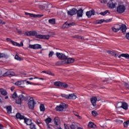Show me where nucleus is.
I'll return each instance as SVG.
<instances>
[{
  "mask_svg": "<svg viewBox=\"0 0 129 129\" xmlns=\"http://www.w3.org/2000/svg\"><path fill=\"white\" fill-rule=\"evenodd\" d=\"M124 86L125 87V88H126L127 89H129V84H128L127 83H125L124 84Z\"/></svg>",
  "mask_w": 129,
  "mask_h": 129,
  "instance_id": "44",
  "label": "nucleus"
},
{
  "mask_svg": "<svg viewBox=\"0 0 129 129\" xmlns=\"http://www.w3.org/2000/svg\"><path fill=\"white\" fill-rule=\"evenodd\" d=\"M33 85H39V84L33 83Z\"/></svg>",
  "mask_w": 129,
  "mask_h": 129,
  "instance_id": "63",
  "label": "nucleus"
},
{
  "mask_svg": "<svg viewBox=\"0 0 129 129\" xmlns=\"http://www.w3.org/2000/svg\"><path fill=\"white\" fill-rule=\"evenodd\" d=\"M44 120L46 124H49V123H50V122L52 121V119L50 117H48L46 118Z\"/></svg>",
  "mask_w": 129,
  "mask_h": 129,
  "instance_id": "29",
  "label": "nucleus"
},
{
  "mask_svg": "<svg viewBox=\"0 0 129 129\" xmlns=\"http://www.w3.org/2000/svg\"><path fill=\"white\" fill-rule=\"evenodd\" d=\"M61 87H63V88H68V84L66 83H61Z\"/></svg>",
  "mask_w": 129,
  "mask_h": 129,
  "instance_id": "32",
  "label": "nucleus"
},
{
  "mask_svg": "<svg viewBox=\"0 0 129 129\" xmlns=\"http://www.w3.org/2000/svg\"><path fill=\"white\" fill-rule=\"evenodd\" d=\"M30 13H28V12H25V15H26V16H28V15H30Z\"/></svg>",
  "mask_w": 129,
  "mask_h": 129,
  "instance_id": "60",
  "label": "nucleus"
},
{
  "mask_svg": "<svg viewBox=\"0 0 129 129\" xmlns=\"http://www.w3.org/2000/svg\"><path fill=\"white\" fill-rule=\"evenodd\" d=\"M61 96L62 97H64V98H66L67 99H68V95L64 94H61Z\"/></svg>",
  "mask_w": 129,
  "mask_h": 129,
  "instance_id": "41",
  "label": "nucleus"
},
{
  "mask_svg": "<svg viewBox=\"0 0 129 129\" xmlns=\"http://www.w3.org/2000/svg\"><path fill=\"white\" fill-rule=\"evenodd\" d=\"M41 73H45V74H47V71H42Z\"/></svg>",
  "mask_w": 129,
  "mask_h": 129,
  "instance_id": "61",
  "label": "nucleus"
},
{
  "mask_svg": "<svg viewBox=\"0 0 129 129\" xmlns=\"http://www.w3.org/2000/svg\"><path fill=\"white\" fill-rule=\"evenodd\" d=\"M12 44L14 45V46H17L18 47V46H20V43H18L14 41H12Z\"/></svg>",
  "mask_w": 129,
  "mask_h": 129,
  "instance_id": "36",
  "label": "nucleus"
},
{
  "mask_svg": "<svg viewBox=\"0 0 129 129\" xmlns=\"http://www.w3.org/2000/svg\"><path fill=\"white\" fill-rule=\"evenodd\" d=\"M99 100H98L95 96H93L91 98V102L93 106H95L96 105V101H99Z\"/></svg>",
  "mask_w": 129,
  "mask_h": 129,
  "instance_id": "16",
  "label": "nucleus"
},
{
  "mask_svg": "<svg viewBox=\"0 0 129 129\" xmlns=\"http://www.w3.org/2000/svg\"><path fill=\"white\" fill-rule=\"evenodd\" d=\"M6 40L7 42H11V43H12V41H13L12 39H11V38H6Z\"/></svg>",
  "mask_w": 129,
  "mask_h": 129,
  "instance_id": "50",
  "label": "nucleus"
},
{
  "mask_svg": "<svg viewBox=\"0 0 129 129\" xmlns=\"http://www.w3.org/2000/svg\"><path fill=\"white\" fill-rule=\"evenodd\" d=\"M116 11L118 14H122L123 13H124V11H125V6L123 5H119L117 7Z\"/></svg>",
  "mask_w": 129,
  "mask_h": 129,
  "instance_id": "6",
  "label": "nucleus"
},
{
  "mask_svg": "<svg viewBox=\"0 0 129 129\" xmlns=\"http://www.w3.org/2000/svg\"><path fill=\"white\" fill-rule=\"evenodd\" d=\"M23 46H24V43L21 42V43L19 44V46H18V47H22Z\"/></svg>",
  "mask_w": 129,
  "mask_h": 129,
  "instance_id": "52",
  "label": "nucleus"
},
{
  "mask_svg": "<svg viewBox=\"0 0 129 129\" xmlns=\"http://www.w3.org/2000/svg\"><path fill=\"white\" fill-rule=\"evenodd\" d=\"M111 19H110L109 20H104L103 19H101L100 20L97 21V24H102L103 22H106V23H109V22H111Z\"/></svg>",
  "mask_w": 129,
  "mask_h": 129,
  "instance_id": "21",
  "label": "nucleus"
},
{
  "mask_svg": "<svg viewBox=\"0 0 129 129\" xmlns=\"http://www.w3.org/2000/svg\"><path fill=\"white\" fill-rule=\"evenodd\" d=\"M37 16H38V17H39L41 18V17H43V15H37Z\"/></svg>",
  "mask_w": 129,
  "mask_h": 129,
  "instance_id": "59",
  "label": "nucleus"
},
{
  "mask_svg": "<svg viewBox=\"0 0 129 129\" xmlns=\"http://www.w3.org/2000/svg\"><path fill=\"white\" fill-rule=\"evenodd\" d=\"M39 108H40V111H42V112L45 111V105H44V104H40Z\"/></svg>",
  "mask_w": 129,
  "mask_h": 129,
  "instance_id": "30",
  "label": "nucleus"
},
{
  "mask_svg": "<svg viewBox=\"0 0 129 129\" xmlns=\"http://www.w3.org/2000/svg\"><path fill=\"white\" fill-rule=\"evenodd\" d=\"M75 61V59L73 58H68L64 61H59L57 63L58 64H71V63H74Z\"/></svg>",
  "mask_w": 129,
  "mask_h": 129,
  "instance_id": "4",
  "label": "nucleus"
},
{
  "mask_svg": "<svg viewBox=\"0 0 129 129\" xmlns=\"http://www.w3.org/2000/svg\"><path fill=\"white\" fill-rule=\"evenodd\" d=\"M4 128V126L2 124L0 123V129H3Z\"/></svg>",
  "mask_w": 129,
  "mask_h": 129,
  "instance_id": "56",
  "label": "nucleus"
},
{
  "mask_svg": "<svg viewBox=\"0 0 129 129\" xmlns=\"http://www.w3.org/2000/svg\"><path fill=\"white\" fill-rule=\"evenodd\" d=\"M76 115L79 118V119H81V118H82V117H81V116H79L78 114H76Z\"/></svg>",
  "mask_w": 129,
  "mask_h": 129,
  "instance_id": "54",
  "label": "nucleus"
},
{
  "mask_svg": "<svg viewBox=\"0 0 129 129\" xmlns=\"http://www.w3.org/2000/svg\"><path fill=\"white\" fill-rule=\"evenodd\" d=\"M54 126H58L61 125V121L60 120V118L58 117H56L54 119Z\"/></svg>",
  "mask_w": 129,
  "mask_h": 129,
  "instance_id": "14",
  "label": "nucleus"
},
{
  "mask_svg": "<svg viewBox=\"0 0 129 129\" xmlns=\"http://www.w3.org/2000/svg\"><path fill=\"white\" fill-rule=\"evenodd\" d=\"M26 81H19L16 82L15 84L16 85V86H19V87H25V82Z\"/></svg>",
  "mask_w": 129,
  "mask_h": 129,
  "instance_id": "11",
  "label": "nucleus"
},
{
  "mask_svg": "<svg viewBox=\"0 0 129 129\" xmlns=\"http://www.w3.org/2000/svg\"><path fill=\"white\" fill-rule=\"evenodd\" d=\"M18 97V95L17 94V93L15 92L12 95V98H17Z\"/></svg>",
  "mask_w": 129,
  "mask_h": 129,
  "instance_id": "42",
  "label": "nucleus"
},
{
  "mask_svg": "<svg viewBox=\"0 0 129 129\" xmlns=\"http://www.w3.org/2000/svg\"><path fill=\"white\" fill-rule=\"evenodd\" d=\"M29 48L30 49H33L34 50H38L39 49H42V46L39 44H29Z\"/></svg>",
  "mask_w": 129,
  "mask_h": 129,
  "instance_id": "7",
  "label": "nucleus"
},
{
  "mask_svg": "<svg viewBox=\"0 0 129 129\" xmlns=\"http://www.w3.org/2000/svg\"><path fill=\"white\" fill-rule=\"evenodd\" d=\"M17 76L16 74H15V72L12 71H9L5 73L4 74L3 76L4 77H6V76Z\"/></svg>",
  "mask_w": 129,
  "mask_h": 129,
  "instance_id": "12",
  "label": "nucleus"
},
{
  "mask_svg": "<svg viewBox=\"0 0 129 129\" xmlns=\"http://www.w3.org/2000/svg\"><path fill=\"white\" fill-rule=\"evenodd\" d=\"M120 30H121L122 33H124L126 31V26L124 24H122L120 26Z\"/></svg>",
  "mask_w": 129,
  "mask_h": 129,
  "instance_id": "22",
  "label": "nucleus"
},
{
  "mask_svg": "<svg viewBox=\"0 0 129 129\" xmlns=\"http://www.w3.org/2000/svg\"><path fill=\"white\" fill-rule=\"evenodd\" d=\"M7 111L9 114L12 113V106H8L6 108Z\"/></svg>",
  "mask_w": 129,
  "mask_h": 129,
  "instance_id": "28",
  "label": "nucleus"
},
{
  "mask_svg": "<svg viewBox=\"0 0 129 129\" xmlns=\"http://www.w3.org/2000/svg\"><path fill=\"white\" fill-rule=\"evenodd\" d=\"M49 23L50 24H52V25H54L55 24V19H50L48 20Z\"/></svg>",
  "mask_w": 129,
  "mask_h": 129,
  "instance_id": "35",
  "label": "nucleus"
},
{
  "mask_svg": "<svg viewBox=\"0 0 129 129\" xmlns=\"http://www.w3.org/2000/svg\"><path fill=\"white\" fill-rule=\"evenodd\" d=\"M37 122L38 124H41V121L39 119L37 120Z\"/></svg>",
  "mask_w": 129,
  "mask_h": 129,
  "instance_id": "53",
  "label": "nucleus"
},
{
  "mask_svg": "<svg viewBox=\"0 0 129 129\" xmlns=\"http://www.w3.org/2000/svg\"><path fill=\"white\" fill-rule=\"evenodd\" d=\"M86 15L88 18H91V16H94L95 15V11L94 10L88 11L86 12Z\"/></svg>",
  "mask_w": 129,
  "mask_h": 129,
  "instance_id": "17",
  "label": "nucleus"
},
{
  "mask_svg": "<svg viewBox=\"0 0 129 129\" xmlns=\"http://www.w3.org/2000/svg\"><path fill=\"white\" fill-rule=\"evenodd\" d=\"M121 57H124L129 60V54L127 53H122L118 56V58H120Z\"/></svg>",
  "mask_w": 129,
  "mask_h": 129,
  "instance_id": "24",
  "label": "nucleus"
},
{
  "mask_svg": "<svg viewBox=\"0 0 129 129\" xmlns=\"http://www.w3.org/2000/svg\"><path fill=\"white\" fill-rule=\"evenodd\" d=\"M54 128L55 129H62L61 125L59 126H54Z\"/></svg>",
  "mask_w": 129,
  "mask_h": 129,
  "instance_id": "45",
  "label": "nucleus"
},
{
  "mask_svg": "<svg viewBox=\"0 0 129 129\" xmlns=\"http://www.w3.org/2000/svg\"><path fill=\"white\" fill-rule=\"evenodd\" d=\"M92 115H93L94 116H97V115L98 114L97 113V112H96V111H94V110L92 112Z\"/></svg>",
  "mask_w": 129,
  "mask_h": 129,
  "instance_id": "40",
  "label": "nucleus"
},
{
  "mask_svg": "<svg viewBox=\"0 0 129 129\" xmlns=\"http://www.w3.org/2000/svg\"><path fill=\"white\" fill-rule=\"evenodd\" d=\"M15 90V87H12L11 89V91H14Z\"/></svg>",
  "mask_w": 129,
  "mask_h": 129,
  "instance_id": "57",
  "label": "nucleus"
},
{
  "mask_svg": "<svg viewBox=\"0 0 129 129\" xmlns=\"http://www.w3.org/2000/svg\"><path fill=\"white\" fill-rule=\"evenodd\" d=\"M15 58L16 60H18V61H21V60H23V59L21 58V57H20V56H19V55L17 54L16 55Z\"/></svg>",
  "mask_w": 129,
  "mask_h": 129,
  "instance_id": "37",
  "label": "nucleus"
},
{
  "mask_svg": "<svg viewBox=\"0 0 129 129\" xmlns=\"http://www.w3.org/2000/svg\"><path fill=\"white\" fill-rule=\"evenodd\" d=\"M56 55L57 58H58V59H60V60H66V59H67V56H66L63 53L56 52Z\"/></svg>",
  "mask_w": 129,
  "mask_h": 129,
  "instance_id": "8",
  "label": "nucleus"
},
{
  "mask_svg": "<svg viewBox=\"0 0 129 129\" xmlns=\"http://www.w3.org/2000/svg\"><path fill=\"white\" fill-rule=\"evenodd\" d=\"M68 15L69 16H74V15H76L77 13V10L75 8H73V9L68 11Z\"/></svg>",
  "mask_w": 129,
  "mask_h": 129,
  "instance_id": "13",
  "label": "nucleus"
},
{
  "mask_svg": "<svg viewBox=\"0 0 129 129\" xmlns=\"http://www.w3.org/2000/svg\"><path fill=\"white\" fill-rule=\"evenodd\" d=\"M124 127H127V126L129 125V120L124 122L123 123Z\"/></svg>",
  "mask_w": 129,
  "mask_h": 129,
  "instance_id": "33",
  "label": "nucleus"
},
{
  "mask_svg": "<svg viewBox=\"0 0 129 129\" xmlns=\"http://www.w3.org/2000/svg\"><path fill=\"white\" fill-rule=\"evenodd\" d=\"M75 25V23H68L67 22H66L63 25V28H69L70 27H72V26H74Z\"/></svg>",
  "mask_w": 129,
  "mask_h": 129,
  "instance_id": "18",
  "label": "nucleus"
},
{
  "mask_svg": "<svg viewBox=\"0 0 129 129\" xmlns=\"http://www.w3.org/2000/svg\"><path fill=\"white\" fill-rule=\"evenodd\" d=\"M35 104H36V102H35V100L34 98H30L28 100V106L30 109H34V107H35Z\"/></svg>",
  "mask_w": 129,
  "mask_h": 129,
  "instance_id": "5",
  "label": "nucleus"
},
{
  "mask_svg": "<svg viewBox=\"0 0 129 129\" xmlns=\"http://www.w3.org/2000/svg\"><path fill=\"white\" fill-rule=\"evenodd\" d=\"M16 116V118H18V119H24L25 123H26L27 125H31L33 123L32 122V120L26 118L25 116L21 114L20 113H18Z\"/></svg>",
  "mask_w": 129,
  "mask_h": 129,
  "instance_id": "2",
  "label": "nucleus"
},
{
  "mask_svg": "<svg viewBox=\"0 0 129 129\" xmlns=\"http://www.w3.org/2000/svg\"><path fill=\"white\" fill-rule=\"evenodd\" d=\"M77 14L78 18L82 17V16H83V10L82 9H79L77 11Z\"/></svg>",
  "mask_w": 129,
  "mask_h": 129,
  "instance_id": "19",
  "label": "nucleus"
},
{
  "mask_svg": "<svg viewBox=\"0 0 129 129\" xmlns=\"http://www.w3.org/2000/svg\"><path fill=\"white\" fill-rule=\"evenodd\" d=\"M61 84H62V82L60 81L54 82V85H55V86H57V87H61Z\"/></svg>",
  "mask_w": 129,
  "mask_h": 129,
  "instance_id": "27",
  "label": "nucleus"
},
{
  "mask_svg": "<svg viewBox=\"0 0 129 129\" xmlns=\"http://www.w3.org/2000/svg\"><path fill=\"white\" fill-rule=\"evenodd\" d=\"M29 80H33V79H34V78H30L28 79Z\"/></svg>",
  "mask_w": 129,
  "mask_h": 129,
  "instance_id": "62",
  "label": "nucleus"
},
{
  "mask_svg": "<svg viewBox=\"0 0 129 129\" xmlns=\"http://www.w3.org/2000/svg\"><path fill=\"white\" fill-rule=\"evenodd\" d=\"M117 106L119 108H123L124 110H127L128 109V105L126 102H118L117 103Z\"/></svg>",
  "mask_w": 129,
  "mask_h": 129,
  "instance_id": "3",
  "label": "nucleus"
},
{
  "mask_svg": "<svg viewBox=\"0 0 129 129\" xmlns=\"http://www.w3.org/2000/svg\"><path fill=\"white\" fill-rule=\"evenodd\" d=\"M26 83H27V85H28V84H30V85H31V84H32V83H30V82L29 81H26Z\"/></svg>",
  "mask_w": 129,
  "mask_h": 129,
  "instance_id": "58",
  "label": "nucleus"
},
{
  "mask_svg": "<svg viewBox=\"0 0 129 129\" xmlns=\"http://www.w3.org/2000/svg\"><path fill=\"white\" fill-rule=\"evenodd\" d=\"M106 14H110V13H109V11L108 10H106L104 12H100L99 13V15H101V16H105Z\"/></svg>",
  "mask_w": 129,
  "mask_h": 129,
  "instance_id": "31",
  "label": "nucleus"
},
{
  "mask_svg": "<svg viewBox=\"0 0 129 129\" xmlns=\"http://www.w3.org/2000/svg\"><path fill=\"white\" fill-rule=\"evenodd\" d=\"M119 30H120V25H119L117 24L112 27V30L114 33H117Z\"/></svg>",
  "mask_w": 129,
  "mask_h": 129,
  "instance_id": "15",
  "label": "nucleus"
},
{
  "mask_svg": "<svg viewBox=\"0 0 129 129\" xmlns=\"http://www.w3.org/2000/svg\"><path fill=\"white\" fill-rule=\"evenodd\" d=\"M0 93L2 95H4V96H6V95H7L8 94V92H7V91H6V90L4 89H0Z\"/></svg>",
  "mask_w": 129,
  "mask_h": 129,
  "instance_id": "26",
  "label": "nucleus"
},
{
  "mask_svg": "<svg viewBox=\"0 0 129 129\" xmlns=\"http://www.w3.org/2000/svg\"><path fill=\"white\" fill-rule=\"evenodd\" d=\"M25 99H26V97L23 95H20L18 97V99L16 101V102L17 104H22V101L25 100Z\"/></svg>",
  "mask_w": 129,
  "mask_h": 129,
  "instance_id": "9",
  "label": "nucleus"
},
{
  "mask_svg": "<svg viewBox=\"0 0 129 129\" xmlns=\"http://www.w3.org/2000/svg\"><path fill=\"white\" fill-rule=\"evenodd\" d=\"M64 129H70L69 127L68 126L67 124H64Z\"/></svg>",
  "mask_w": 129,
  "mask_h": 129,
  "instance_id": "49",
  "label": "nucleus"
},
{
  "mask_svg": "<svg viewBox=\"0 0 129 129\" xmlns=\"http://www.w3.org/2000/svg\"><path fill=\"white\" fill-rule=\"evenodd\" d=\"M116 5H117L116 3L113 4L112 2H109L107 6L109 9H114Z\"/></svg>",
  "mask_w": 129,
  "mask_h": 129,
  "instance_id": "20",
  "label": "nucleus"
},
{
  "mask_svg": "<svg viewBox=\"0 0 129 129\" xmlns=\"http://www.w3.org/2000/svg\"><path fill=\"white\" fill-rule=\"evenodd\" d=\"M76 38H77L78 39H81V40H83V39H84L83 37L79 36H76Z\"/></svg>",
  "mask_w": 129,
  "mask_h": 129,
  "instance_id": "48",
  "label": "nucleus"
},
{
  "mask_svg": "<svg viewBox=\"0 0 129 129\" xmlns=\"http://www.w3.org/2000/svg\"><path fill=\"white\" fill-rule=\"evenodd\" d=\"M77 129H83V128L81 127H78L77 128Z\"/></svg>",
  "mask_w": 129,
  "mask_h": 129,
  "instance_id": "64",
  "label": "nucleus"
},
{
  "mask_svg": "<svg viewBox=\"0 0 129 129\" xmlns=\"http://www.w3.org/2000/svg\"><path fill=\"white\" fill-rule=\"evenodd\" d=\"M70 128L71 129H75V125L72 124L70 125Z\"/></svg>",
  "mask_w": 129,
  "mask_h": 129,
  "instance_id": "47",
  "label": "nucleus"
},
{
  "mask_svg": "<svg viewBox=\"0 0 129 129\" xmlns=\"http://www.w3.org/2000/svg\"><path fill=\"white\" fill-rule=\"evenodd\" d=\"M88 126L89 128H95V127H96V125L92 122H89Z\"/></svg>",
  "mask_w": 129,
  "mask_h": 129,
  "instance_id": "23",
  "label": "nucleus"
},
{
  "mask_svg": "<svg viewBox=\"0 0 129 129\" xmlns=\"http://www.w3.org/2000/svg\"><path fill=\"white\" fill-rule=\"evenodd\" d=\"M64 108H65V104L61 103L59 105L55 107V110L56 111H63Z\"/></svg>",
  "mask_w": 129,
  "mask_h": 129,
  "instance_id": "10",
  "label": "nucleus"
},
{
  "mask_svg": "<svg viewBox=\"0 0 129 129\" xmlns=\"http://www.w3.org/2000/svg\"><path fill=\"white\" fill-rule=\"evenodd\" d=\"M24 35L25 36H35L36 38L41 40H49L50 39L49 35H37V32L36 31H27L24 33Z\"/></svg>",
  "mask_w": 129,
  "mask_h": 129,
  "instance_id": "1",
  "label": "nucleus"
},
{
  "mask_svg": "<svg viewBox=\"0 0 129 129\" xmlns=\"http://www.w3.org/2000/svg\"><path fill=\"white\" fill-rule=\"evenodd\" d=\"M77 96L74 94H70L68 95V99H76Z\"/></svg>",
  "mask_w": 129,
  "mask_h": 129,
  "instance_id": "25",
  "label": "nucleus"
},
{
  "mask_svg": "<svg viewBox=\"0 0 129 129\" xmlns=\"http://www.w3.org/2000/svg\"><path fill=\"white\" fill-rule=\"evenodd\" d=\"M7 57V55L5 53H0V59L1 58H6Z\"/></svg>",
  "mask_w": 129,
  "mask_h": 129,
  "instance_id": "39",
  "label": "nucleus"
},
{
  "mask_svg": "<svg viewBox=\"0 0 129 129\" xmlns=\"http://www.w3.org/2000/svg\"><path fill=\"white\" fill-rule=\"evenodd\" d=\"M30 129H37L36 128V125L33 123H32L31 124V125L30 126Z\"/></svg>",
  "mask_w": 129,
  "mask_h": 129,
  "instance_id": "34",
  "label": "nucleus"
},
{
  "mask_svg": "<svg viewBox=\"0 0 129 129\" xmlns=\"http://www.w3.org/2000/svg\"><path fill=\"white\" fill-rule=\"evenodd\" d=\"M125 37L127 40H129V33H126Z\"/></svg>",
  "mask_w": 129,
  "mask_h": 129,
  "instance_id": "51",
  "label": "nucleus"
},
{
  "mask_svg": "<svg viewBox=\"0 0 129 129\" xmlns=\"http://www.w3.org/2000/svg\"><path fill=\"white\" fill-rule=\"evenodd\" d=\"M29 16L31 17V18H38V15L30 13Z\"/></svg>",
  "mask_w": 129,
  "mask_h": 129,
  "instance_id": "38",
  "label": "nucleus"
},
{
  "mask_svg": "<svg viewBox=\"0 0 129 129\" xmlns=\"http://www.w3.org/2000/svg\"><path fill=\"white\" fill-rule=\"evenodd\" d=\"M46 125H47V129L51 128V127H50V125H49V124H46Z\"/></svg>",
  "mask_w": 129,
  "mask_h": 129,
  "instance_id": "55",
  "label": "nucleus"
},
{
  "mask_svg": "<svg viewBox=\"0 0 129 129\" xmlns=\"http://www.w3.org/2000/svg\"><path fill=\"white\" fill-rule=\"evenodd\" d=\"M46 74H48V75H54V74H52L50 71H46Z\"/></svg>",
  "mask_w": 129,
  "mask_h": 129,
  "instance_id": "46",
  "label": "nucleus"
},
{
  "mask_svg": "<svg viewBox=\"0 0 129 129\" xmlns=\"http://www.w3.org/2000/svg\"><path fill=\"white\" fill-rule=\"evenodd\" d=\"M53 55L54 52H53V51H50L48 54L49 58H51V57H52V56H53Z\"/></svg>",
  "mask_w": 129,
  "mask_h": 129,
  "instance_id": "43",
  "label": "nucleus"
}]
</instances>
